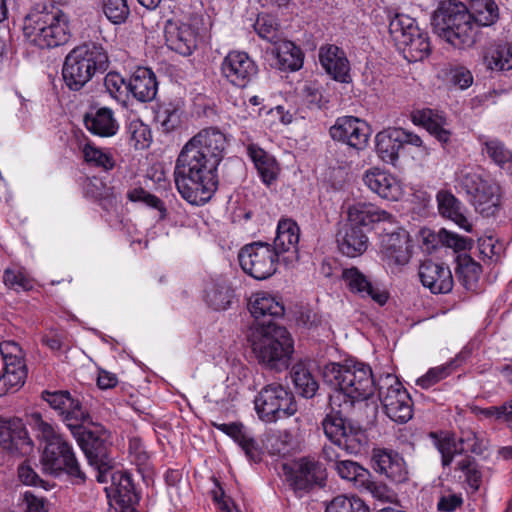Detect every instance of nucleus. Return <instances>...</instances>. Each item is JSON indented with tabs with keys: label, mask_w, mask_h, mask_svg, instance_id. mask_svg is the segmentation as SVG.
<instances>
[{
	"label": "nucleus",
	"mask_w": 512,
	"mask_h": 512,
	"mask_svg": "<svg viewBox=\"0 0 512 512\" xmlns=\"http://www.w3.org/2000/svg\"><path fill=\"white\" fill-rule=\"evenodd\" d=\"M292 435L290 432L278 431L271 434L267 439V447L273 455H285L290 451Z\"/></svg>",
	"instance_id": "nucleus-59"
},
{
	"label": "nucleus",
	"mask_w": 512,
	"mask_h": 512,
	"mask_svg": "<svg viewBox=\"0 0 512 512\" xmlns=\"http://www.w3.org/2000/svg\"><path fill=\"white\" fill-rule=\"evenodd\" d=\"M364 184L383 199L397 201L403 194L400 182L390 173L372 168L363 176Z\"/></svg>",
	"instance_id": "nucleus-23"
},
{
	"label": "nucleus",
	"mask_w": 512,
	"mask_h": 512,
	"mask_svg": "<svg viewBox=\"0 0 512 512\" xmlns=\"http://www.w3.org/2000/svg\"><path fill=\"white\" fill-rule=\"evenodd\" d=\"M401 149L396 128L381 131L376 135V152L383 162L395 165Z\"/></svg>",
	"instance_id": "nucleus-36"
},
{
	"label": "nucleus",
	"mask_w": 512,
	"mask_h": 512,
	"mask_svg": "<svg viewBox=\"0 0 512 512\" xmlns=\"http://www.w3.org/2000/svg\"><path fill=\"white\" fill-rule=\"evenodd\" d=\"M166 45L183 56H189L197 47V32L190 24L168 20L164 28Z\"/></svg>",
	"instance_id": "nucleus-21"
},
{
	"label": "nucleus",
	"mask_w": 512,
	"mask_h": 512,
	"mask_svg": "<svg viewBox=\"0 0 512 512\" xmlns=\"http://www.w3.org/2000/svg\"><path fill=\"white\" fill-rule=\"evenodd\" d=\"M17 472L19 480L24 485L43 487L46 490L48 489L46 486V482L40 478V476L35 472V470L29 463L23 462L22 464H20Z\"/></svg>",
	"instance_id": "nucleus-64"
},
{
	"label": "nucleus",
	"mask_w": 512,
	"mask_h": 512,
	"mask_svg": "<svg viewBox=\"0 0 512 512\" xmlns=\"http://www.w3.org/2000/svg\"><path fill=\"white\" fill-rule=\"evenodd\" d=\"M484 64L493 71L512 69V46L509 43L491 44L484 54Z\"/></svg>",
	"instance_id": "nucleus-40"
},
{
	"label": "nucleus",
	"mask_w": 512,
	"mask_h": 512,
	"mask_svg": "<svg viewBox=\"0 0 512 512\" xmlns=\"http://www.w3.org/2000/svg\"><path fill=\"white\" fill-rule=\"evenodd\" d=\"M407 39L406 44H401L398 48L403 51L404 57L409 62H417L423 60L430 53L431 46L428 34L421 29L418 33H414Z\"/></svg>",
	"instance_id": "nucleus-41"
},
{
	"label": "nucleus",
	"mask_w": 512,
	"mask_h": 512,
	"mask_svg": "<svg viewBox=\"0 0 512 512\" xmlns=\"http://www.w3.org/2000/svg\"><path fill=\"white\" fill-rule=\"evenodd\" d=\"M329 132L333 140L342 142L356 151L363 150L369 139L368 125L353 116L338 118Z\"/></svg>",
	"instance_id": "nucleus-18"
},
{
	"label": "nucleus",
	"mask_w": 512,
	"mask_h": 512,
	"mask_svg": "<svg viewBox=\"0 0 512 512\" xmlns=\"http://www.w3.org/2000/svg\"><path fill=\"white\" fill-rule=\"evenodd\" d=\"M26 366H4L0 375V396L17 391L25 382Z\"/></svg>",
	"instance_id": "nucleus-51"
},
{
	"label": "nucleus",
	"mask_w": 512,
	"mask_h": 512,
	"mask_svg": "<svg viewBox=\"0 0 512 512\" xmlns=\"http://www.w3.org/2000/svg\"><path fill=\"white\" fill-rule=\"evenodd\" d=\"M372 468L379 474L395 483H403L408 479V470L404 459L397 453L386 449H374Z\"/></svg>",
	"instance_id": "nucleus-19"
},
{
	"label": "nucleus",
	"mask_w": 512,
	"mask_h": 512,
	"mask_svg": "<svg viewBox=\"0 0 512 512\" xmlns=\"http://www.w3.org/2000/svg\"><path fill=\"white\" fill-rule=\"evenodd\" d=\"M249 309L252 316L263 322L272 321L284 315V305L273 295L267 292H258L250 300Z\"/></svg>",
	"instance_id": "nucleus-30"
},
{
	"label": "nucleus",
	"mask_w": 512,
	"mask_h": 512,
	"mask_svg": "<svg viewBox=\"0 0 512 512\" xmlns=\"http://www.w3.org/2000/svg\"><path fill=\"white\" fill-rule=\"evenodd\" d=\"M102 10L106 18L116 25L124 23L130 15L127 0H103Z\"/></svg>",
	"instance_id": "nucleus-55"
},
{
	"label": "nucleus",
	"mask_w": 512,
	"mask_h": 512,
	"mask_svg": "<svg viewBox=\"0 0 512 512\" xmlns=\"http://www.w3.org/2000/svg\"><path fill=\"white\" fill-rule=\"evenodd\" d=\"M23 34L40 49L64 45L70 38L69 18L57 7L37 5L24 18Z\"/></svg>",
	"instance_id": "nucleus-5"
},
{
	"label": "nucleus",
	"mask_w": 512,
	"mask_h": 512,
	"mask_svg": "<svg viewBox=\"0 0 512 512\" xmlns=\"http://www.w3.org/2000/svg\"><path fill=\"white\" fill-rule=\"evenodd\" d=\"M279 259L272 245L262 241L246 244L238 253L242 270L257 280H265L274 275Z\"/></svg>",
	"instance_id": "nucleus-12"
},
{
	"label": "nucleus",
	"mask_w": 512,
	"mask_h": 512,
	"mask_svg": "<svg viewBox=\"0 0 512 512\" xmlns=\"http://www.w3.org/2000/svg\"><path fill=\"white\" fill-rule=\"evenodd\" d=\"M473 24L477 26H491L499 19V8L494 0H470Z\"/></svg>",
	"instance_id": "nucleus-42"
},
{
	"label": "nucleus",
	"mask_w": 512,
	"mask_h": 512,
	"mask_svg": "<svg viewBox=\"0 0 512 512\" xmlns=\"http://www.w3.org/2000/svg\"><path fill=\"white\" fill-rule=\"evenodd\" d=\"M300 237V229L295 221L292 219H281L277 225L276 237L272 248L277 252L278 257L288 253L284 257L285 261H292L297 258L298 243Z\"/></svg>",
	"instance_id": "nucleus-26"
},
{
	"label": "nucleus",
	"mask_w": 512,
	"mask_h": 512,
	"mask_svg": "<svg viewBox=\"0 0 512 512\" xmlns=\"http://www.w3.org/2000/svg\"><path fill=\"white\" fill-rule=\"evenodd\" d=\"M348 221L356 227H366L378 222H394L387 211L368 202H357L348 208Z\"/></svg>",
	"instance_id": "nucleus-29"
},
{
	"label": "nucleus",
	"mask_w": 512,
	"mask_h": 512,
	"mask_svg": "<svg viewBox=\"0 0 512 512\" xmlns=\"http://www.w3.org/2000/svg\"><path fill=\"white\" fill-rule=\"evenodd\" d=\"M463 362V357L458 354L449 362L430 368L425 375L416 380V384L423 389H428L450 376Z\"/></svg>",
	"instance_id": "nucleus-43"
},
{
	"label": "nucleus",
	"mask_w": 512,
	"mask_h": 512,
	"mask_svg": "<svg viewBox=\"0 0 512 512\" xmlns=\"http://www.w3.org/2000/svg\"><path fill=\"white\" fill-rule=\"evenodd\" d=\"M128 134L135 149H144L151 141V131L148 125L140 120H133L129 123Z\"/></svg>",
	"instance_id": "nucleus-58"
},
{
	"label": "nucleus",
	"mask_w": 512,
	"mask_h": 512,
	"mask_svg": "<svg viewBox=\"0 0 512 512\" xmlns=\"http://www.w3.org/2000/svg\"><path fill=\"white\" fill-rule=\"evenodd\" d=\"M459 183L471 197L477 212L487 217L495 215L501 202V188L497 182L473 171H461Z\"/></svg>",
	"instance_id": "nucleus-11"
},
{
	"label": "nucleus",
	"mask_w": 512,
	"mask_h": 512,
	"mask_svg": "<svg viewBox=\"0 0 512 512\" xmlns=\"http://www.w3.org/2000/svg\"><path fill=\"white\" fill-rule=\"evenodd\" d=\"M319 59L322 67L334 80L343 83L348 82L350 66L342 49L335 45L321 47Z\"/></svg>",
	"instance_id": "nucleus-27"
},
{
	"label": "nucleus",
	"mask_w": 512,
	"mask_h": 512,
	"mask_svg": "<svg viewBox=\"0 0 512 512\" xmlns=\"http://www.w3.org/2000/svg\"><path fill=\"white\" fill-rule=\"evenodd\" d=\"M226 147L227 137L217 127L201 129L184 144L176 159L174 180L188 203L201 206L212 198Z\"/></svg>",
	"instance_id": "nucleus-1"
},
{
	"label": "nucleus",
	"mask_w": 512,
	"mask_h": 512,
	"mask_svg": "<svg viewBox=\"0 0 512 512\" xmlns=\"http://www.w3.org/2000/svg\"><path fill=\"white\" fill-rule=\"evenodd\" d=\"M32 419L34 422V428L38 433V437L45 441V444L56 442V440L63 438L55 431L54 427L50 423L42 419L40 414H34Z\"/></svg>",
	"instance_id": "nucleus-63"
},
{
	"label": "nucleus",
	"mask_w": 512,
	"mask_h": 512,
	"mask_svg": "<svg viewBox=\"0 0 512 512\" xmlns=\"http://www.w3.org/2000/svg\"><path fill=\"white\" fill-rule=\"evenodd\" d=\"M337 243L342 254L357 257L367 250L368 237L361 228L349 223L338 233Z\"/></svg>",
	"instance_id": "nucleus-31"
},
{
	"label": "nucleus",
	"mask_w": 512,
	"mask_h": 512,
	"mask_svg": "<svg viewBox=\"0 0 512 512\" xmlns=\"http://www.w3.org/2000/svg\"><path fill=\"white\" fill-rule=\"evenodd\" d=\"M85 162L104 171H110L115 166V160L110 151L99 148L93 143H86L82 148Z\"/></svg>",
	"instance_id": "nucleus-50"
},
{
	"label": "nucleus",
	"mask_w": 512,
	"mask_h": 512,
	"mask_svg": "<svg viewBox=\"0 0 512 512\" xmlns=\"http://www.w3.org/2000/svg\"><path fill=\"white\" fill-rule=\"evenodd\" d=\"M342 279L352 293L358 294L362 298H370L381 306L386 304L389 298L386 290L373 284L357 267L343 269Z\"/></svg>",
	"instance_id": "nucleus-20"
},
{
	"label": "nucleus",
	"mask_w": 512,
	"mask_h": 512,
	"mask_svg": "<svg viewBox=\"0 0 512 512\" xmlns=\"http://www.w3.org/2000/svg\"><path fill=\"white\" fill-rule=\"evenodd\" d=\"M378 396L385 414L396 423H406L413 416V403L398 378L390 373L377 380Z\"/></svg>",
	"instance_id": "nucleus-10"
},
{
	"label": "nucleus",
	"mask_w": 512,
	"mask_h": 512,
	"mask_svg": "<svg viewBox=\"0 0 512 512\" xmlns=\"http://www.w3.org/2000/svg\"><path fill=\"white\" fill-rule=\"evenodd\" d=\"M84 123L91 133L101 137L113 136L119 128L113 111L108 107H101L95 112L87 113L84 117Z\"/></svg>",
	"instance_id": "nucleus-32"
},
{
	"label": "nucleus",
	"mask_w": 512,
	"mask_h": 512,
	"mask_svg": "<svg viewBox=\"0 0 512 512\" xmlns=\"http://www.w3.org/2000/svg\"><path fill=\"white\" fill-rule=\"evenodd\" d=\"M108 65V55L102 45L87 42L73 48L65 57L63 80L70 90L79 91L95 74L104 73Z\"/></svg>",
	"instance_id": "nucleus-6"
},
{
	"label": "nucleus",
	"mask_w": 512,
	"mask_h": 512,
	"mask_svg": "<svg viewBox=\"0 0 512 512\" xmlns=\"http://www.w3.org/2000/svg\"><path fill=\"white\" fill-rule=\"evenodd\" d=\"M0 353L4 361V366H25L22 349L16 342H1Z\"/></svg>",
	"instance_id": "nucleus-60"
},
{
	"label": "nucleus",
	"mask_w": 512,
	"mask_h": 512,
	"mask_svg": "<svg viewBox=\"0 0 512 512\" xmlns=\"http://www.w3.org/2000/svg\"><path fill=\"white\" fill-rule=\"evenodd\" d=\"M26 436L24 424L19 418L0 417V447L7 449L16 439Z\"/></svg>",
	"instance_id": "nucleus-52"
},
{
	"label": "nucleus",
	"mask_w": 512,
	"mask_h": 512,
	"mask_svg": "<svg viewBox=\"0 0 512 512\" xmlns=\"http://www.w3.org/2000/svg\"><path fill=\"white\" fill-rule=\"evenodd\" d=\"M247 153L262 182L266 185H270L274 182L279 172L275 158L254 144L247 147Z\"/></svg>",
	"instance_id": "nucleus-34"
},
{
	"label": "nucleus",
	"mask_w": 512,
	"mask_h": 512,
	"mask_svg": "<svg viewBox=\"0 0 512 512\" xmlns=\"http://www.w3.org/2000/svg\"><path fill=\"white\" fill-rule=\"evenodd\" d=\"M278 23L271 15H259L254 23V30L264 40L275 44L280 40L278 35Z\"/></svg>",
	"instance_id": "nucleus-57"
},
{
	"label": "nucleus",
	"mask_w": 512,
	"mask_h": 512,
	"mask_svg": "<svg viewBox=\"0 0 512 512\" xmlns=\"http://www.w3.org/2000/svg\"><path fill=\"white\" fill-rule=\"evenodd\" d=\"M273 45L272 54L275 56L280 70L297 71L302 67L303 53L293 42L280 39Z\"/></svg>",
	"instance_id": "nucleus-33"
},
{
	"label": "nucleus",
	"mask_w": 512,
	"mask_h": 512,
	"mask_svg": "<svg viewBox=\"0 0 512 512\" xmlns=\"http://www.w3.org/2000/svg\"><path fill=\"white\" fill-rule=\"evenodd\" d=\"M431 25L441 39L457 49L470 48L476 42L473 16L460 1H441L432 14Z\"/></svg>",
	"instance_id": "nucleus-3"
},
{
	"label": "nucleus",
	"mask_w": 512,
	"mask_h": 512,
	"mask_svg": "<svg viewBox=\"0 0 512 512\" xmlns=\"http://www.w3.org/2000/svg\"><path fill=\"white\" fill-rule=\"evenodd\" d=\"M283 473L294 491H309L315 486L323 487L327 477L322 464L311 457H302L291 464H284Z\"/></svg>",
	"instance_id": "nucleus-13"
},
{
	"label": "nucleus",
	"mask_w": 512,
	"mask_h": 512,
	"mask_svg": "<svg viewBox=\"0 0 512 512\" xmlns=\"http://www.w3.org/2000/svg\"><path fill=\"white\" fill-rule=\"evenodd\" d=\"M42 470L50 475L66 474L73 484L81 485L87 476L79 463L72 445L64 438L45 444L41 459Z\"/></svg>",
	"instance_id": "nucleus-8"
},
{
	"label": "nucleus",
	"mask_w": 512,
	"mask_h": 512,
	"mask_svg": "<svg viewBox=\"0 0 512 512\" xmlns=\"http://www.w3.org/2000/svg\"><path fill=\"white\" fill-rule=\"evenodd\" d=\"M478 141L481 145L482 152L498 166L502 167L512 161L511 151L499 139L480 135Z\"/></svg>",
	"instance_id": "nucleus-45"
},
{
	"label": "nucleus",
	"mask_w": 512,
	"mask_h": 512,
	"mask_svg": "<svg viewBox=\"0 0 512 512\" xmlns=\"http://www.w3.org/2000/svg\"><path fill=\"white\" fill-rule=\"evenodd\" d=\"M4 284L14 290H30L33 285L31 280L19 269L7 268L3 274Z\"/></svg>",
	"instance_id": "nucleus-61"
},
{
	"label": "nucleus",
	"mask_w": 512,
	"mask_h": 512,
	"mask_svg": "<svg viewBox=\"0 0 512 512\" xmlns=\"http://www.w3.org/2000/svg\"><path fill=\"white\" fill-rule=\"evenodd\" d=\"M233 298V290L225 279L212 280L205 290V301L214 310L227 309Z\"/></svg>",
	"instance_id": "nucleus-39"
},
{
	"label": "nucleus",
	"mask_w": 512,
	"mask_h": 512,
	"mask_svg": "<svg viewBox=\"0 0 512 512\" xmlns=\"http://www.w3.org/2000/svg\"><path fill=\"white\" fill-rule=\"evenodd\" d=\"M434 439V445L438 452L441 454V463L443 467H448L452 464L455 456L461 455L464 452V447L460 446L453 435L441 434L437 435L431 433Z\"/></svg>",
	"instance_id": "nucleus-46"
},
{
	"label": "nucleus",
	"mask_w": 512,
	"mask_h": 512,
	"mask_svg": "<svg viewBox=\"0 0 512 512\" xmlns=\"http://www.w3.org/2000/svg\"><path fill=\"white\" fill-rule=\"evenodd\" d=\"M456 470L464 473L465 482L473 492L479 490L482 483V473L480 472L476 460L466 455L456 463Z\"/></svg>",
	"instance_id": "nucleus-54"
},
{
	"label": "nucleus",
	"mask_w": 512,
	"mask_h": 512,
	"mask_svg": "<svg viewBox=\"0 0 512 512\" xmlns=\"http://www.w3.org/2000/svg\"><path fill=\"white\" fill-rule=\"evenodd\" d=\"M42 398L51 408L58 411L71 433L90 421L87 409L79 399L73 398L68 391H44L42 392Z\"/></svg>",
	"instance_id": "nucleus-15"
},
{
	"label": "nucleus",
	"mask_w": 512,
	"mask_h": 512,
	"mask_svg": "<svg viewBox=\"0 0 512 512\" xmlns=\"http://www.w3.org/2000/svg\"><path fill=\"white\" fill-rule=\"evenodd\" d=\"M220 72L229 84L245 88L256 78L258 66L248 53L232 50L223 58Z\"/></svg>",
	"instance_id": "nucleus-14"
},
{
	"label": "nucleus",
	"mask_w": 512,
	"mask_h": 512,
	"mask_svg": "<svg viewBox=\"0 0 512 512\" xmlns=\"http://www.w3.org/2000/svg\"><path fill=\"white\" fill-rule=\"evenodd\" d=\"M334 469L340 478L353 483L358 488L367 484L370 477V472L367 469L352 460L343 459Z\"/></svg>",
	"instance_id": "nucleus-47"
},
{
	"label": "nucleus",
	"mask_w": 512,
	"mask_h": 512,
	"mask_svg": "<svg viewBox=\"0 0 512 512\" xmlns=\"http://www.w3.org/2000/svg\"><path fill=\"white\" fill-rule=\"evenodd\" d=\"M420 28L417 26L415 19L406 14H397L389 24V31L397 47L406 44L407 39L415 36Z\"/></svg>",
	"instance_id": "nucleus-44"
},
{
	"label": "nucleus",
	"mask_w": 512,
	"mask_h": 512,
	"mask_svg": "<svg viewBox=\"0 0 512 512\" xmlns=\"http://www.w3.org/2000/svg\"><path fill=\"white\" fill-rule=\"evenodd\" d=\"M379 256L390 269L406 265L411 257L409 233L405 229L387 233L381 237Z\"/></svg>",
	"instance_id": "nucleus-16"
},
{
	"label": "nucleus",
	"mask_w": 512,
	"mask_h": 512,
	"mask_svg": "<svg viewBox=\"0 0 512 512\" xmlns=\"http://www.w3.org/2000/svg\"><path fill=\"white\" fill-rule=\"evenodd\" d=\"M127 90L140 102L152 101L158 91L154 72L146 67H138L127 83Z\"/></svg>",
	"instance_id": "nucleus-28"
},
{
	"label": "nucleus",
	"mask_w": 512,
	"mask_h": 512,
	"mask_svg": "<svg viewBox=\"0 0 512 512\" xmlns=\"http://www.w3.org/2000/svg\"><path fill=\"white\" fill-rule=\"evenodd\" d=\"M412 121L416 125L423 126L431 135L441 143H447L451 133L443 126L444 118L431 109L417 110L412 114Z\"/></svg>",
	"instance_id": "nucleus-35"
},
{
	"label": "nucleus",
	"mask_w": 512,
	"mask_h": 512,
	"mask_svg": "<svg viewBox=\"0 0 512 512\" xmlns=\"http://www.w3.org/2000/svg\"><path fill=\"white\" fill-rule=\"evenodd\" d=\"M73 436L84 452L90 465L101 463L107 466L111 456V444L105 431L87 430L84 427L73 430Z\"/></svg>",
	"instance_id": "nucleus-17"
},
{
	"label": "nucleus",
	"mask_w": 512,
	"mask_h": 512,
	"mask_svg": "<svg viewBox=\"0 0 512 512\" xmlns=\"http://www.w3.org/2000/svg\"><path fill=\"white\" fill-rule=\"evenodd\" d=\"M436 198L438 210L442 216L452 220L466 231L471 230V224L461 211V203L453 194L447 191H439Z\"/></svg>",
	"instance_id": "nucleus-37"
},
{
	"label": "nucleus",
	"mask_w": 512,
	"mask_h": 512,
	"mask_svg": "<svg viewBox=\"0 0 512 512\" xmlns=\"http://www.w3.org/2000/svg\"><path fill=\"white\" fill-rule=\"evenodd\" d=\"M447 80L453 86L464 90L473 84L474 78L471 71L466 67L454 66L448 70Z\"/></svg>",
	"instance_id": "nucleus-62"
},
{
	"label": "nucleus",
	"mask_w": 512,
	"mask_h": 512,
	"mask_svg": "<svg viewBox=\"0 0 512 512\" xmlns=\"http://www.w3.org/2000/svg\"><path fill=\"white\" fill-rule=\"evenodd\" d=\"M258 417L267 423L290 417L297 411V404L291 391L281 384L264 386L254 399Z\"/></svg>",
	"instance_id": "nucleus-9"
},
{
	"label": "nucleus",
	"mask_w": 512,
	"mask_h": 512,
	"mask_svg": "<svg viewBox=\"0 0 512 512\" xmlns=\"http://www.w3.org/2000/svg\"><path fill=\"white\" fill-rule=\"evenodd\" d=\"M323 379L335 389L333 393L342 394L347 408H352L355 401L368 399L377 388L370 366L364 363H328L323 368Z\"/></svg>",
	"instance_id": "nucleus-4"
},
{
	"label": "nucleus",
	"mask_w": 512,
	"mask_h": 512,
	"mask_svg": "<svg viewBox=\"0 0 512 512\" xmlns=\"http://www.w3.org/2000/svg\"><path fill=\"white\" fill-rule=\"evenodd\" d=\"M325 512H370V510L358 497L338 495L327 504Z\"/></svg>",
	"instance_id": "nucleus-53"
},
{
	"label": "nucleus",
	"mask_w": 512,
	"mask_h": 512,
	"mask_svg": "<svg viewBox=\"0 0 512 512\" xmlns=\"http://www.w3.org/2000/svg\"><path fill=\"white\" fill-rule=\"evenodd\" d=\"M182 108L179 102L162 103L155 112V120L165 132L177 128L181 122Z\"/></svg>",
	"instance_id": "nucleus-48"
},
{
	"label": "nucleus",
	"mask_w": 512,
	"mask_h": 512,
	"mask_svg": "<svg viewBox=\"0 0 512 512\" xmlns=\"http://www.w3.org/2000/svg\"><path fill=\"white\" fill-rule=\"evenodd\" d=\"M291 377L296 391L304 398L310 399L315 396L319 389V384L312 375L308 363L305 361L297 362L291 370Z\"/></svg>",
	"instance_id": "nucleus-38"
},
{
	"label": "nucleus",
	"mask_w": 512,
	"mask_h": 512,
	"mask_svg": "<svg viewBox=\"0 0 512 512\" xmlns=\"http://www.w3.org/2000/svg\"><path fill=\"white\" fill-rule=\"evenodd\" d=\"M422 285L433 294H446L453 288V276L448 266L433 261H424L419 267Z\"/></svg>",
	"instance_id": "nucleus-22"
},
{
	"label": "nucleus",
	"mask_w": 512,
	"mask_h": 512,
	"mask_svg": "<svg viewBox=\"0 0 512 512\" xmlns=\"http://www.w3.org/2000/svg\"><path fill=\"white\" fill-rule=\"evenodd\" d=\"M249 341L258 362L272 370H286L294 353V341L289 331L273 321L259 323Z\"/></svg>",
	"instance_id": "nucleus-2"
},
{
	"label": "nucleus",
	"mask_w": 512,
	"mask_h": 512,
	"mask_svg": "<svg viewBox=\"0 0 512 512\" xmlns=\"http://www.w3.org/2000/svg\"><path fill=\"white\" fill-rule=\"evenodd\" d=\"M127 198L131 202H140L147 207L157 210L161 218L166 215V208L164 202L157 196L146 191L142 187H136L127 192Z\"/></svg>",
	"instance_id": "nucleus-56"
},
{
	"label": "nucleus",
	"mask_w": 512,
	"mask_h": 512,
	"mask_svg": "<svg viewBox=\"0 0 512 512\" xmlns=\"http://www.w3.org/2000/svg\"><path fill=\"white\" fill-rule=\"evenodd\" d=\"M455 272L466 289H473L479 280L482 269L480 264L470 256L464 255L458 257Z\"/></svg>",
	"instance_id": "nucleus-49"
},
{
	"label": "nucleus",
	"mask_w": 512,
	"mask_h": 512,
	"mask_svg": "<svg viewBox=\"0 0 512 512\" xmlns=\"http://www.w3.org/2000/svg\"><path fill=\"white\" fill-rule=\"evenodd\" d=\"M221 432L230 436L242 449L250 462L259 463L263 457V449L252 434L240 423L214 424Z\"/></svg>",
	"instance_id": "nucleus-25"
},
{
	"label": "nucleus",
	"mask_w": 512,
	"mask_h": 512,
	"mask_svg": "<svg viewBox=\"0 0 512 512\" xmlns=\"http://www.w3.org/2000/svg\"><path fill=\"white\" fill-rule=\"evenodd\" d=\"M342 398L341 393H333L329 396L330 412L323 419L322 427L331 443L344 449L348 454H354L360 450L361 433L343 417V411L348 408L344 406Z\"/></svg>",
	"instance_id": "nucleus-7"
},
{
	"label": "nucleus",
	"mask_w": 512,
	"mask_h": 512,
	"mask_svg": "<svg viewBox=\"0 0 512 512\" xmlns=\"http://www.w3.org/2000/svg\"><path fill=\"white\" fill-rule=\"evenodd\" d=\"M107 498L122 508L132 506L139 501L131 474L127 471H116L111 475V485L105 487Z\"/></svg>",
	"instance_id": "nucleus-24"
}]
</instances>
